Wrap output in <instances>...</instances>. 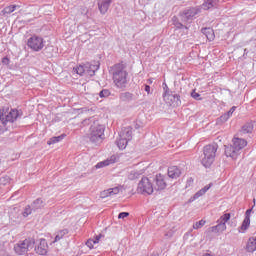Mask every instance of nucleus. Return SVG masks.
Wrapping results in <instances>:
<instances>
[{
	"instance_id": "f257e3e1",
	"label": "nucleus",
	"mask_w": 256,
	"mask_h": 256,
	"mask_svg": "<svg viewBox=\"0 0 256 256\" xmlns=\"http://www.w3.org/2000/svg\"><path fill=\"white\" fill-rule=\"evenodd\" d=\"M23 117V110L17 108L0 109V123L4 127V131L13 132L17 129V121Z\"/></svg>"
},
{
	"instance_id": "f03ea898",
	"label": "nucleus",
	"mask_w": 256,
	"mask_h": 256,
	"mask_svg": "<svg viewBox=\"0 0 256 256\" xmlns=\"http://www.w3.org/2000/svg\"><path fill=\"white\" fill-rule=\"evenodd\" d=\"M127 65H125L123 62H120L118 64H115L112 66V75H113V81L116 85L117 89H121L122 91H125L127 89Z\"/></svg>"
},
{
	"instance_id": "7ed1b4c3",
	"label": "nucleus",
	"mask_w": 256,
	"mask_h": 256,
	"mask_svg": "<svg viewBox=\"0 0 256 256\" xmlns=\"http://www.w3.org/2000/svg\"><path fill=\"white\" fill-rule=\"evenodd\" d=\"M217 149H219V145H217V143L204 146L201 164L206 169H209L212 163H215V157H217Z\"/></svg>"
},
{
	"instance_id": "20e7f679",
	"label": "nucleus",
	"mask_w": 256,
	"mask_h": 256,
	"mask_svg": "<svg viewBox=\"0 0 256 256\" xmlns=\"http://www.w3.org/2000/svg\"><path fill=\"white\" fill-rule=\"evenodd\" d=\"M200 13L201 6H190L180 11L178 17H180L182 23H192Z\"/></svg>"
},
{
	"instance_id": "39448f33",
	"label": "nucleus",
	"mask_w": 256,
	"mask_h": 256,
	"mask_svg": "<svg viewBox=\"0 0 256 256\" xmlns=\"http://www.w3.org/2000/svg\"><path fill=\"white\" fill-rule=\"evenodd\" d=\"M105 137V126L99 124V120L95 124L90 126V136L89 139L91 143H101Z\"/></svg>"
},
{
	"instance_id": "423d86ee",
	"label": "nucleus",
	"mask_w": 256,
	"mask_h": 256,
	"mask_svg": "<svg viewBox=\"0 0 256 256\" xmlns=\"http://www.w3.org/2000/svg\"><path fill=\"white\" fill-rule=\"evenodd\" d=\"M31 249H35V239L33 238H27L14 245V251L17 255H25Z\"/></svg>"
},
{
	"instance_id": "0eeeda50",
	"label": "nucleus",
	"mask_w": 256,
	"mask_h": 256,
	"mask_svg": "<svg viewBox=\"0 0 256 256\" xmlns=\"http://www.w3.org/2000/svg\"><path fill=\"white\" fill-rule=\"evenodd\" d=\"M137 191L138 193H141V195H153V191H155V188L153 186V180L151 179V177H142V179L138 183Z\"/></svg>"
},
{
	"instance_id": "6e6552de",
	"label": "nucleus",
	"mask_w": 256,
	"mask_h": 256,
	"mask_svg": "<svg viewBox=\"0 0 256 256\" xmlns=\"http://www.w3.org/2000/svg\"><path fill=\"white\" fill-rule=\"evenodd\" d=\"M27 46L32 51L39 52L43 50V47H45V40L43 37L34 34L28 38Z\"/></svg>"
},
{
	"instance_id": "1a4fd4ad",
	"label": "nucleus",
	"mask_w": 256,
	"mask_h": 256,
	"mask_svg": "<svg viewBox=\"0 0 256 256\" xmlns=\"http://www.w3.org/2000/svg\"><path fill=\"white\" fill-rule=\"evenodd\" d=\"M154 191H163L167 188V180L165 175L156 174L155 177H151Z\"/></svg>"
},
{
	"instance_id": "9d476101",
	"label": "nucleus",
	"mask_w": 256,
	"mask_h": 256,
	"mask_svg": "<svg viewBox=\"0 0 256 256\" xmlns=\"http://www.w3.org/2000/svg\"><path fill=\"white\" fill-rule=\"evenodd\" d=\"M36 255L46 256L49 253V244L45 238H41L40 242L34 247Z\"/></svg>"
},
{
	"instance_id": "9b49d317",
	"label": "nucleus",
	"mask_w": 256,
	"mask_h": 256,
	"mask_svg": "<svg viewBox=\"0 0 256 256\" xmlns=\"http://www.w3.org/2000/svg\"><path fill=\"white\" fill-rule=\"evenodd\" d=\"M100 67H101V63L99 61L86 62L85 63L86 75H88L89 77H95V73L99 71Z\"/></svg>"
},
{
	"instance_id": "f8f14e48",
	"label": "nucleus",
	"mask_w": 256,
	"mask_h": 256,
	"mask_svg": "<svg viewBox=\"0 0 256 256\" xmlns=\"http://www.w3.org/2000/svg\"><path fill=\"white\" fill-rule=\"evenodd\" d=\"M253 201L254 205L250 209H247L245 212V218L242 222V225L240 226L242 231H247V229H249V225H251V213H253V208L255 207V199Z\"/></svg>"
},
{
	"instance_id": "ddd939ff",
	"label": "nucleus",
	"mask_w": 256,
	"mask_h": 256,
	"mask_svg": "<svg viewBox=\"0 0 256 256\" xmlns=\"http://www.w3.org/2000/svg\"><path fill=\"white\" fill-rule=\"evenodd\" d=\"M172 25H174V27H176V29H184L186 32L184 34H182L181 37L183 39H185V37H187V31H189V27L184 25L183 22L179 21V18L177 16L172 17Z\"/></svg>"
},
{
	"instance_id": "4468645a",
	"label": "nucleus",
	"mask_w": 256,
	"mask_h": 256,
	"mask_svg": "<svg viewBox=\"0 0 256 256\" xmlns=\"http://www.w3.org/2000/svg\"><path fill=\"white\" fill-rule=\"evenodd\" d=\"M212 185L213 184L210 183L204 186L202 189L196 192L192 197H190V199L188 200V203H193V201H196V199H199V197H203V195H205L209 191V189H211Z\"/></svg>"
},
{
	"instance_id": "2eb2a0df",
	"label": "nucleus",
	"mask_w": 256,
	"mask_h": 256,
	"mask_svg": "<svg viewBox=\"0 0 256 256\" xmlns=\"http://www.w3.org/2000/svg\"><path fill=\"white\" fill-rule=\"evenodd\" d=\"M232 145L234 148H236L237 152L239 153L241 149H244V147H247V140L239 137H234L232 140Z\"/></svg>"
},
{
	"instance_id": "dca6fc26",
	"label": "nucleus",
	"mask_w": 256,
	"mask_h": 256,
	"mask_svg": "<svg viewBox=\"0 0 256 256\" xmlns=\"http://www.w3.org/2000/svg\"><path fill=\"white\" fill-rule=\"evenodd\" d=\"M225 155L226 157H231V159H237L239 152L233 144L227 145L225 146Z\"/></svg>"
},
{
	"instance_id": "f3484780",
	"label": "nucleus",
	"mask_w": 256,
	"mask_h": 256,
	"mask_svg": "<svg viewBox=\"0 0 256 256\" xmlns=\"http://www.w3.org/2000/svg\"><path fill=\"white\" fill-rule=\"evenodd\" d=\"M253 129H255V122L254 121H249L246 122L240 130L241 135H246L247 133H253Z\"/></svg>"
},
{
	"instance_id": "a211bd4d",
	"label": "nucleus",
	"mask_w": 256,
	"mask_h": 256,
	"mask_svg": "<svg viewBox=\"0 0 256 256\" xmlns=\"http://www.w3.org/2000/svg\"><path fill=\"white\" fill-rule=\"evenodd\" d=\"M168 177L170 179H179L181 177V169L177 166H171L168 168Z\"/></svg>"
},
{
	"instance_id": "6ab92c4d",
	"label": "nucleus",
	"mask_w": 256,
	"mask_h": 256,
	"mask_svg": "<svg viewBox=\"0 0 256 256\" xmlns=\"http://www.w3.org/2000/svg\"><path fill=\"white\" fill-rule=\"evenodd\" d=\"M119 99L123 103H131V101L135 100V95L131 92H122L119 94Z\"/></svg>"
},
{
	"instance_id": "aec40b11",
	"label": "nucleus",
	"mask_w": 256,
	"mask_h": 256,
	"mask_svg": "<svg viewBox=\"0 0 256 256\" xmlns=\"http://www.w3.org/2000/svg\"><path fill=\"white\" fill-rule=\"evenodd\" d=\"M217 223L218 224L216 226H212L209 228V231L211 233H223V231L227 229V224H225L224 222L217 221Z\"/></svg>"
},
{
	"instance_id": "412c9836",
	"label": "nucleus",
	"mask_w": 256,
	"mask_h": 256,
	"mask_svg": "<svg viewBox=\"0 0 256 256\" xmlns=\"http://www.w3.org/2000/svg\"><path fill=\"white\" fill-rule=\"evenodd\" d=\"M201 33L205 35V37H206V39H208V41L215 40V31L213 30V28H210V27L202 28Z\"/></svg>"
},
{
	"instance_id": "4be33fe9",
	"label": "nucleus",
	"mask_w": 256,
	"mask_h": 256,
	"mask_svg": "<svg viewBox=\"0 0 256 256\" xmlns=\"http://www.w3.org/2000/svg\"><path fill=\"white\" fill-rule=\"evenodd\" d=\"M119 137H122L128 141H131V139H133V128L127 127V128L122 129Z\"/></svg>"
},
{
	"instance_id": "5701e85b",
	"label": "nucleus",
	"mask_w": 256,
	"mask_h": 256,
	"mask_svg": "<svg viewBox=\"0 0 256 256\" xmlns=\"http://www.w3.org/2000/svg\"><path fill=\"white\" fill-rule=\"evenodd\" d=\"M219 5V0H205L202 4V8L204 11H209V9H213Z\"/></svg>"
},
{
	"instance_id": "b1692460",
	"label": "nucleus",
	"mask_w": 256,
	"mask_h": 256,
	"mask_svg": "<svg viewBox=\"0 0 256 256\" xmlns=\"http://www.w3.org/2000/svg\"><path fill=\"white\" fill-rule=\"evenodd\" d=\"M30 206L32 207L34 212L39 211V209H43V207H45V201H43V199L41 198H37L31 203Z\"/></svg>"
},
{
	"instance_id": "393cba45",
	"label": "nucleus",
	"mask_w": 256,
	"mask_h": 256,
	"mask_svg": "<svg viewBox=\"0 0 256 256\" xmlns=\"http://www.w3.org/2000/svg\"><path fill=\"white\" fill-rule=\"evenodd\" d=\"M109 7L111 6L105 0L98 2V9L102 15H105L109 11Z\"/></svg>"
},
{
	"instance_id": "a878e982",
	"label": "nucleus",
	"mask_w": 256,
	"mask_h": 256,
	"mask_svg": "<svg viewBox=\"0 0 256 256\" xmlns=\"http://www.w3.org/2000/svg\"><path fill=\"white\" fill-rule=\"evenodd\" d=\"M167 100L174 103L177 107L181 106V96L179 94H171Z\"/></svg>"
},
{
	"instance_id": "bb28decb",
	"label": "nucleus",
	"mask_w": 256,
	"mask_h": 256,
	"mask_svg": "<svg viewBox=\"0 0 256 256\" xmlns=\"http://www.w3.org/2000/svg\"><path fill=\"white\" fill-rule=\"evenodd\" d=\"M65 137H67L66 134H62L60 136H54L47 141V145H55V143H59L60 141H63Z\"/></svg>"
},
{
	"instance_id": "cd10ccee",
	"label": "nucleus",
	"mask_w": 256,
	"mask_h": 256,
	"mask_svg": "<svg viewBox=\"0 0 256 256\" xmlns=\"http://www.w3.org/2000/svg\"><path fill=\"white\" fill-rule=\"evenodd\" d=\"M67 233H69V230H67V229L58 231L53 243H57V241H61V239H63V237H65V235H67Z\"/></svg>"
},
{
	"instance_id": "c85d7f7f",
	"label": "nucleus",
	"mask_w": 256,
	"mask_h": 256,
	"mask_svg": "<svg viewBox=\"0 0 256 256\" xmlns=\"http://www.w3.org/2000/svg\"><path fill=\"white\" fill-rule=\"evenodd\" d=\"M96 121H97V118H95V116H92V117H90V118L84 119V120L82 121V125H83V127H87V126H89V125H90V127H91V125H95Z\"/></svg>"
},
{
	"instance_id": "c756f323",
	"label": "nucleus",
	"mask_w": 256,
	"mask_h": 256,
	"mask_svg": "<svg viewBox=\"0 0 256 256\" xmlns=\"http://www.w3.org/2000/svg\"><path fill=\"white\" fill-rule=\"evenodd\" d=\"M127 143H129V140H127V138L120 137L119 140H117V145L119 149H125L127 147Z\"/></svg>"
},
{
	"instance_id": "7c9ffc66",
	"label": "nucleus",
	"mask_w": 256,
	"mask_h": 256,
	"mask_svg": "<svg viewBox=\"0 0 256 256\" xmlns=\"http://www.w3.org/2000/svg\"><path fill=\"white\" fill-rule=\"evenodd\" d=\"M16 9H17V5H10L5 7L2 10V13H4V15H11V13H13Z\"/></svg>"
},
{
	"instance_id": "2f4dec72",
	"label": "nucleus",
	"mask_w": 256,
	"mask_h": 256,
	"mask_svg": "<svg viewBox=\"0 0 256 256\" xmlns=\"http://www.w3.org/2000/svg\"><path fill=\"white\" fill-rule=\"evenodd\" d=\"M111 163H114V161H112V160H105V161H102V162H98L95 165V168L96 169H102V167H107L108 165H111Z\"/></svg>"
},
{
	"instance_id": "473e14b6",
	"label": "nucleus",
	"mask_w": 256,
	"mask_h": 256,
	"mask_svg": "<svg viewBox=\"0 0 256 256\" xmlns=\"http://www.w3.org/2000/svg\"><path fill=\"white\" fill-rule=\"evenodd\" d=\"M230 116L227 113H224L217 119L218 125H221V123H227L229 121Z\"/></svg>"
},
{
	"instance_id": "72a5a7b5",
	"label": "nucleus",
	"mask_w": 256,
	"mask_h": 256,
	"mask_svg": "<svg viewBox=\"0 0 256 256\" xmlns=\"http://www.w3.org/2000/svg\"><path fill=\"white\" fill-rule=\"evenodd\" d=\"M110 95H111V91L109 89H102L99 92V97L101 99H105V98L109 97Z\"/></svg>"
},
{
	"instance_id": "f704fd0d",
	"label": "nucleus",
	"mask_w": 256,
	"mask_h": 256,
	"mask_svg": "<svg viewBox=\"0 0 256 256\" xmlns=\"http://www.w3.org/2000/svg\"><path fill=\"white\" fill-rule=\"evenodd\" d=\"M75 71L77 75H81V76L86 75L85 64L79 65V67H77Z\"/></svg>"
},
{
	"instance_id": "c9c22d12",
	"label": "nucleus",
	"mask_w": 256,
	"mask_h": 256,
	"mask_svg": "<svg viewBox=\"0 0 256 256\" xmlns=\"http://www.w3.org/2000/svg\"><path fill=\"white\" fill-rule=\"evenodd\" d=\"M33 207L31 205H27L24 208V211L22 212L23 217H27L28 215H31V213H33Z\"/></svg>"
},
{
	"instance_id": "e433bc0d",
	"label": "nucleus",
	"mask_w": 256,
	"mask_h": 256,
	"mask_svg": "<svg viewBox=\"0 0 256 256\" xmlns=\"http://www.w3.org/2000/svg\"><path fill=\"white\" fill-rule=\"evenodd\" d=\"M229 219H231V214L230 213H225L224 215H222L220 217V219L218 220V222L220 223H224V225H226L227 221H229Z\"/></svg>"
},
{
	"instance_id": "4c0bfd02",
	"label": "nucleus",
	"mask_w": 256,
	"mask_h": 256,
	"mask_svg": "<svg viewBox=\"0 0 256 256\" xmlns=\"http://www.w3.org/2000/svg\"><path fill=\"white\" fill-rule=\"evenodd\" d=\"M139 175H141L139 172H137V171H132V172H130V174H129V179L131 180V181H133V180H135V179H139Z\"/></svg>"
},
{
	"instance_id": "58836bf2",
	"label": "nucleus",
	"mask_w": 256,
	"mask_h": 256,
	"mask_svg": "<svg viewBox=\"0 0 256 256\" xmlns=\"http://www.w3.org/2000/svg\"><path fill=\"white\" fill-rule=\"evenodd\" d=\"M205 220H200L193 225V229H201L205 225Z\"/></svg>"
},
{
	"instance_id": "ea45409f",
	"label": "nucleus",
	"mask_w": 256,
	"mask_h": 256,
	"mask_svg": "<svg viewBox=\"0 0 256 256\" xmlns=\"http://www.w3.org/2000/svg\"><path fill=\"white\" fill-rule=\"evenodd\" d=\"M191 97L195 99L196 101H201V94L197 93L195 90L191 92Z\"/></svg>"
},
{
	"instance_id": "a19ab883",
	"label": "nucleus",
	"mask_w": 256,
	"mask_h": 256,
	"mask_svg": "<svg viewBox=\"0 0 256 256\" xmlns=\"http://www.w3.org/2000/svg\"><path fill=\"white\" fill-rule=\"evenodd\" d=\"M108 193H109V195H117V194H119V188H117V187L110 188V189H108Z\"/></svg>"
},
{
	"instance_id": "79ce46f5",
	"label": "nucleus",
	"mask_w": 256,
	"mask_h": 256,
	"mask_svg": "<svg viewBox=\"0 0 256 256\" xmlns=\"http://www.w3.org/2000/svg\"><path fill=\"white\" fill-rule=\"evenodd\" d=\"M174 93H173V91H171V90H166L164 93H163V98L164 99H169V97H170V95H173Z\"/></svg>"
},
{
	"instance_id": "37998d69",
	"label": "nucleus",
	"mask_w": 256,
	"mask_h": 256,
	"mask_svg": "<svg viewBox=\"0 0 256 256\" xmlns=\"http://www.w3.org/2000/svg\"><path fill=\"white\" fill-rule=\"evenodd\" d=\"M127 217H129V212H120L118 214V219H125Z\"/></svg>"
},
{
	"instance_id": "c03bdc74",
	"label": "nucleus",
	"mask_w": 256,
	"mask_h": 256,
	"mask_svg": "<svg viewBox=\"0 0 256 256\" xmlns=\"http://www.w3.org/2000/svg\"><path fill=\"white\" fill-rule=\"evenodd\" d=\"M86 245L89 247V249H93V245H95V241L93 239H88L86 242Z\"/></svg>"
},
{
	"instance_id": "a18cd8bd",
	"label": "nucleus",
	"mask_w": 256,
	"mask_h": 256,
	"mask_svg": "<svg viewBox=\"0 0 256 256\" xmlns=\"http://www.w3.org/2000/svg\"><path fill=\"white\" fill-rule=\"evenodd\" d=\"M101 237H103V234H99V235H96L95 237H94V244H97V243H99V241H101Z\"/></svg>"
},
{
	"instance_id": "49530a36",
	"label": "nucleus",
	"mask_w": 256,
	"mask_h": 256,
	"mask_svg": "<svg viewBox=\"0 0 256 256\" xmlns=\"http://www.w3.org/2000/svg\"><path fill=\"white\" fill-rule=\"evenodd\" d=\"M2 63L3 65H9V63H11V60H9V57H4L2 58Z\"/></svg>"
},
{
	"instance_id": "de8ad7c7",
	"label": "nucleus",
	"mask_w": 256,
	"mask_h": 256,
	"mask_svg": "<svg viewBox=\"0 0 256 256\" xmlns=\"http://www.w3.org/2000/svg\"><path fill=\"white\" fill-rule=\"evenodd\" d=\"M144 91L149 95L151 93V86L148 84H144Z\"/></svg>"
},
{
	"instance_id": "09e8293b",
	"label": "nucleus",
	"mask_w": 256,
	"mask_h": 256,
	"mask_svg": "<svg viewBox=\"0 0 256 256\" xmlns=\"http://www.w3.org/2000/svg\"><path fill=\"white\" fill-rule=\"evenodd\" d=\"M0 183H2L3 185H7V183H9V178L8 177L0 178Z\"/></svg>"
},
{
	"instance_id": "8fccbe9b",
	"label": "nucleus",
	"mask_w": 256,
	"mask_h": 256,
	"mask_svg": "<svg viewBox=\"0 0 256 256\" xmlns=\"http://www.w3.org/2000/svg\"><path fill=\"white\" fill-rule=\"evenodd\" d=\"M235 109H237L236 106H233L232 108H230V110L228 112H226L230 117L233 115V113H235Z\"/></svg>"
},
{
	"instance_id": "3c124183",
	"label": "nucleus",
	"mask_w": 256,
	"mask_h": 256,
	"mask_svg": "<svg viewBox=\"0 0 256 256\" xmlns=\"http://www.w3.org/2000/svg\"><path fill=\"white\" fill-rule=\"evenodd\" d=\"M162 87H163L164 93H165L166 91H169V86H167V83H166V82H163V83H162Z\"/></svg>"
},
{
	"instance_id": "603ef678",
	"label": "nucleus",
	"mask_w": 256,
	"mask_h": 256,
	"mask_svg": "<svg viewBox=\"0 0 256 256\" xmlns=\"http://www.w3.org/2000/svg\"><path fill=\"white\" fill-rule=\"evenodd\" d=\"M109 190H106L102 193V197H111L112 195H110L109 193Z\"/></svg>"
},
{
	"instance_id": "864d4df0",
	"label": "nucleus",
	"mask_w": 256,
	"mask_h": 256,
	"mask_svg": "<svg viewBox=\"0 0 256 256\" xmlns=\"http://www.w3.org/2000/svg\"><path fill=\"white\" fill-rule=\"evenodd\" d=\"M5 128L3 127V124H1L0 122V135H3V133L5 132Z\"/></svg>"
},
{
	"instance_id": "5fc2aeb1",
	"label": "nucleus",
	"mask_w": 256,
	"mask_h": 256,
	"mask_svg": "<svg viewBox=\"0 0 256 256\" xmlns=\"http://www.w3.org/2000/svg\"><path fill=\"white\" fill-rule=\"evenodd\" d=\"M108 5L111 6V3H113V0H104Z\"/></svg>"
},
{
	"instance_id": "6e6d98bb",
	"label": "nucleus",
	"mask_w": 256,
	"mask_h": 256,
	"mask_svg": "<svg viewBox=\"0 0 256 256\" xmlns=\"http://www.w3.org/2000/svg\"><path fill=\"white\" fill-rule=\"evenodd\" d=\"M247 53H249V50L244 49V55H247Z\"/></svg>"
},
{
	"instance_id": "4d7b16f0",
	"label": "nucleus",
	"mask_w": 256,
	"mask_h": 256,
	"mask_svg": "<svg viewBox=\"0 0 256 256\" xmlns=\"http://www.w3.org/2000/svg\"><path fill=\"white\" fill-rule=\"evenodd\" d=\"M141 126L139 124H135V129H139Z\"/></svg>"
},
{
	"instance_id": "13d9d810",
	"label": "nucleus",
	"mask_w": 256,
	"mask_h": 256,
	"mask_svg": "<svg viewBox=\"0 0 256 256\" xmlns=\"http://www.w3.org/2000/svg\"><path fill=\"white\" fill-rule=\"evenodd\" d=\"M151 256H159V253L154 252Z\"/></svg>"
}]
</instances>
